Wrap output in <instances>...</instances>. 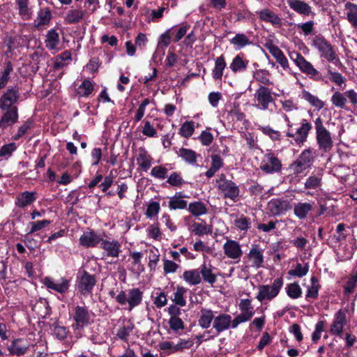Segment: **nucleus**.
I'll return each instance as SVG.
<instances>
[{
  "mask_svg": "<svg viewBox=\"0 0 357 357\" xmlns=\"http://www.w3.org/2000/svg\"><path fill=\"white\" fill-rule=\"evenodd\" d=\"M314 126L319 149L325 153L329 152L333 147V140L331 132L324 126L323 121L320 117L315 119Z\"/></svg>",
  "mask_w": 357,
  "mask_h": 357,
  "instance_id": "1",
  "label": "nucleus"
},
{
  "mask_svg": "<svg viewBox=\"0 0 357 357\" xmlns=\"http://www.w3.org/2000/svg\"><path fill=\"white\" fill-rule=\"evenodd\" d=\"M313 45L319 50L321 57L326 59L328 62H333L337 66H342L333 47L325 38L316 36L313 40Z\"/></svg>",
  "mask_w": 357,
  "mask_h": 357,
  "instance_id": "2",
  "label": "nucleus"
},
{
  "mask_svg": "<svg viewBox=\"0 0 357 357\" xmlns=\"http://www.w3.org/2000/svg\"><path fill=\"white\" fill-rule=\"evenodd\" d=\"M217 184L224 198H228L234 202L238 200L240 190L234 182L227 180L224 174H221L217 180Z\"/></svg>",
  "mask_w": 357,
  "mask_h": 357,
  "instance_id": "3",
  "label": "nucleus"
},
{
  "mask_svg": "<svg viewBox=\"0 0 357 357\" xmlns=\"http://www.w3.org/2000/svg\"><path fill=\"white\" fill-rule=\"evenodd\" d=\"M255 99L256 107L261 110H271V105L275 104V100L270 89L265 86H260L255 91Z\"/></svg>",
  "mask_w": 357,
  "mask_h": 357,
  "instance_id": "4",
  "label": "nucleus"
},
{
  "mask_svg": "<svg viewBox=\"0 0 357 357\" xmlns=\"http://www.w3.org/2000/svg\"><path fill=\"white\" fill-rule=\"evenodd\" d=\"M143 293L138 288L130 289L128 294L121 291L115 297L116 301L121 305H129V310H132L135 307L139 305L142 300Z\"/></svg>",
  "mask_w": 357,
  "mask_h": 357,
  "instance_id": "5",
  "label": "nucleus"
},
{
  "mask_svg": "<svg viewBox=\"0 0 357 357\" xmlns=\"http://www.w3.org/2000/svg\"><path fill=\"white\" fill-rule=\"evenodd\" d=\"M283 284V281L282 278L275 279L271 285H261L259 287V293L257 296V298L259 301L261 302L262 301L272 300L275 298L279 293L280 289H281Z\"/></svg>",
  "mask_w": 357,
  "mask_h": 357,
  "instance_id": "6",
  "label": "nucleus"
},
{
  "mask_svg": "<svg viewBox=\"0 0 357 357\" xmlns=\"http://www.w3.org/2000/svg\"><path fill=\"white\" fill-rule=\"evenodd\" d=\"M238 307L241 313L234 319L233 328H236L241 323L250 320L255 314L253 306L250 299H241L238 304Z\"/></svg>",
  "mask_w": 357,
  "mask_h": 357,
  "instance_id": "7",
  "label": "nucleus"
},
{
  "mask_svg": "<svg viewBox=\"0 0 357 357\" xmlns=\"http://www.w3.org/2000/svg\"><path fill=\"white\" fill-rule=\"evenodd\" d=\"M314 153L310 149L304 150L297 160L291 165V169L296 174L303 172L307 169L314 159Z\"/></svg>",
  "mask_w": 357,
  "mask_h": 357,
  "instance_id": "8",
  "label": "nucleus"
},
{
  "mask_svg": "<svg viewBox=\"0 0 357 357\" xmlns=\"http://www.w3.org/2000/svg\"><path fill=\"white\" fill-rule=\"evenodd\" d=\"M19 98L18 88L16 86L8 88L0 97V109L6 111V109L17 107L14 105L17 102Z\"/></svg>",
  "mask_w": 357,
  "mask_h": 357,
  "instance_id": "9",
  "label": "nucleus"
},
{
  "mask_svg": "<svg viewBox=\"0 0 357 357\" xmlns=\"http://www.w3.org/2000/svg\"><path fill=\"white\" fill-rule=\"evenodd\" d=\"M223 252L225 255L235 262H238L243 255V250L241 244L234 240L227 238L223 244Z\"/></svg>",
  "mask_w": 357,
  "mask_h": 357,
  "instance_id": "10",
  "label": "nucleus"
},
{
  "mask_svg": "<svg viewBox=\"0 0 357 357\" xmlns=\"http://www.w3.org/2000/svg\"><path fill=\"white\" fill-rule=\"evenodd\" d=\"M281 167L280 160L273 153L266 154L260 165V169L266 173L278 172Z\"/></svg>",
  "mask_w": 357,
  "mask_h": 357,
  "instance_id": "11",
  "label": "nucleus"
},
{
  "mask_svg": "<svg viewBox=\"0 0 357 357\" xmlns=\"http://www.w3.org/2000/svg\"><path fill=\"white\" fill-rule=\"evenodd\" d=\"M96 282V280L93 275L89 274L86 271H83L79 278L77 288L82 294L86 295L91 293Z\"/></svg>",
  "mask_w": 357,
  "mask_h": 357,
  "instance_id": "12",
  "label": "nucleus"
},
{
  "mask_svg": "<svg viewBox=\"0 0 357 357\" xmlns=\"http://www.w3.org/2000/svg\"><path fill=\"white\" fill-rule=\"evenodd\" d=\"M233 322L234 319H231V315L220 313L218 316H215L214 321H213V328L217 333H220L228 330L231 326L233 328Z\"/></svg>",
  "mask_w": 357,
  "mask_h": 357,
  "instance_id": "13",
  "label": "nucleus"
},
{
  "mask_svg": "<svg viewBox=\"0 0 357 357\" xmlns=\"http://www.w3.org/2000/svg\"><path fill=\"white\" fill-rule=\"evenodd\" d=\"M347 324L346 312L343 310H340L335 314L334 321L331 325L330 333L332 335H340L343 328Z\"/></svg>",
  "mask_w": 357,
  "mask_h": 357,
  "instance_id": "14",
  "label": "nucleus"
},
{
  "mask_svg": "<svg viewBox=\"0 0 357 357\" xmlns=\"http://www.w3.org/2000/svg\"><path fill=\"white\" fill-rule=\"evenodd\" d=\"M3 112V115L0 119V128L3 130L17 121L18 109L17 107H13Z\"/></svg>",
  "mask_w": 357,
  "mask_h": 357,
  "instance_id": "15",
  "label": "nucleus"
},
{
  "mask_svg": "<svg viewBox=\"0 0 357 357\" xmlns=\"http://www.w3.org/2000/svg\"><path fill=\"white\" fill-rule=\"evenodd\" d=\"M43 283L48 289L54 290L60 294L67 292L69 289V281L65 278H61L57 282H55L52 278L46 277L43 279Z\"/></svg>",
  "mask_w": 357,
  "mask_h": 357,
  "instance_id": "16",
  "label": "nucleus"
},
{
  "mask_svg": "<svg viewBox=\"0 0 357 357\" xmlns=\"http://www.w3.org/2000/svg\"><path fill=\"white\" fill-rule=\"evenodd\" d=\"M90 316L88 310L82 306H77L74 310L73 319L76 328H83L89 322Z\"/></svg>",
  "mask_w": 357,
  "mask_h": 357,
  "instance_id": "17",
  "label": "nucleus"
},
{
  "mask_svg": "<svg viewBox=\"0 0 357 357\" xmlns=\"http://www.w3.org/2000/svg\"><path fill=\"white\" fill-rule=\"evenodd\" d=\"M268 205L270 210L275 215L284 213L291 208L290 203L287 200L279 199L271 200Z\"/></svg>",
  "mask_w": 357,
  "mask_h": 357,
  "instance_id": "18",
  "label": "nucleus"
},
{
  "mask_svg": "<svg viewBox=\"0 0 357 357\" xmlns=\"http://www.w3.org/2000/svg\"><path fill=\"white\" fill-rule=\"evenodd\" d=\"M312 129V125L303 120L301 126L296 130L295 142L298 145H302L307 140L309 132Z\"/></svg>",
  "mask_w": 357,
  "mask_h": 357,
  "instance_id": "19",
  "label": "nucleus"
},
{
  "mask_svg": "<svg viewBox=\"0 0 357 357\" xmlns=\"http://www.w3.org/2000/svg\"><path fill=\"white\" fill-rule=\"evenodd\" d=\"M214 318L215 315L211 309L202 308L198 319L199 326L204 329H207L211 326Z\"/></svg>",
  "mask_w": 357,
  "mask_h": 357,
  "instance_id": "20",
  "label": "nucleus"
},
{
  "mask_svg": "<svg viewBox=\"0 0 357 357\" xmlns=\"http://www.w3.org/2000/svg\"><path fill=\"white\" fill-rule=\"evenodd\" d=\"M269 52L276 59L277 62L279 63L284 69L289 68L288 61L283 54V52L279 49L278 47L274 45H270L267 47Z\"/></svg>",
  "mask_w": 357,
  "mask_h": 357,
  "instance_id": "21",
  "label": "nucleus"
},
{
  "mask_svg": "<svg viewBox=\"0 0 357 357\" xmlns=\"http://www.w3.org/2000/svg\"><path fill=\"white\" fill-rule=\"evenodd\" d=\"M101 247L107 252V256L116 257L120 252V243L116 241H109L102 240Z\"/></svg>",
  "mask_w": 357,
  "mask_h": 357,
  "instance_id": "22",
  "label": "nucleus"
},
{
  "mask_svg": "<svg viewBox=\"0 0 357 357\" xmlns=\"http://www.w3.org/2000/svg\"><path fill=\"white\" fill-rule=\"evenodd\" d=\"M102 241L101 238L94 232H84L79 238L80 244L85 247H93Z\"/></svg>",
  "mask_w": 357,
  "mask_h": 357,
  "instance_id": "23",
  "label": "nucleus"
},
{
  "mask_svg": "<svg viewBox=\"0 0 357 357\" xmlns=\"http://www.w3.org/2000/svg\"><path fill=\"white\" fill-rule=\"evenodd\" d=\"M35 194L28 191L20 194L16 198L15 204L20 208L31 205L36 200Z\"/></svg>",
  "mask_w": 357,
  "mask_h": 357,
  "instance_id": "24",
  "label": "nucleus"
},
{
  "mask_svg": "<svg viewBox=\"0 0 357 357\" xmlns=\"http://www.w3.org/2000/svg\"><path fill=\"white\" fill-rule=\"evenodd\" d=\"M259 17L262 21L270 22L273 25H280V18L269 9H264L258 12Z\"/></svg>",
  "mask_w": 357,
  "mask_h": 357,
  "instance_id": "25",
  "label": "nucleus"
},
{
  "mask_svg": "<svg viewBox=\"0 0 357 357\" xmlns=\"http://www.w3.org/2000/svg\"><path fill=\"white\" fill-rule=\"evenodd\" d=\"M204 282L213 285L217 281V276L213 273L212 266L206 264H202L199 271Z\"/></svg>",
  "mask_w": 357,
  "mask_h": 357,
  "instance_id": "26",
  "label": "nucleus"
},
{
  "mask_svg": "<svg viewBox=\"0 0 357 357\" xmlns=\"http://www.w3.org/2000/svg\"><path fill=\"white\" fill-rule=\"evenodd\" d=\"M287 3L291 9L300 14L309 15L311 12V7L301 0H288Z\"/></svg>",
  "mask_w": 357,
  "mask_h": 357,
  "instance_id": "27",
  "label": "nucleus"
},
{
  "mask_svg": "<svg viewBox=\"0 0 357 357\" xmlns=\"http://www.w3.org/2000/svg\"><path fill=\"white\" fill-rule=\"evenodd\" d=\"M296 66L303 73H305L311 78L316 79L319 74L318 70L313 67L312 63L307 61L304 57Z\"/></svg>",
  "mask_w": 357,
  "mask_h": 357,
  "instance_id": "28",
  "label": "nucleus"
},
{
  "mask_svg": "<svg viewBox=\"0 0 357 357\" xmlns=\"http://www.w3.org/2000/svg\"><path fill=\"white\" fill-rule=\"evenodd\" d=\"M313 208L312 204L308 202H299L294 205L295 215L299 219H304Z\"/></svg>",
  "mask_w": 357,
  "mask_h": 357,
  "instance_id": "29",
  "label": "nucleus"
},
{
  "mask_svg": "<svg viewBox=\"0 0 357 357\" xmlns=\"http://www.w3.org/2000/svg\"><path fill=\"white\" fill-rule=\"evenodd\" d=\"M248 257L252 261L253 266L259 268L262 266L264 261L263 253L257 246L252 247L250 249Z\"/></svg>",
  "mask_w": 357,
  "mask_h": 357,
  "instance_id": "30",
  "label": "nucleus"
},
{
  "mask_svg": "<svg viewBox=\"0 0 357 357\" xmlns=\"http://www.w3.org/2000/svg\"><path fill=\"white\" fill-rule=\"evenodd\" d=\"M152 158L144 149H140L137 157V165L142 170L146 172L151 165Z\"/></svg>",
  "mask_w": 357,
  "mask_h": 357,
  "instance_id": "31",
  "label": "nucleus"
},
{
  "mask_svg": "<svg viewBox=\"0 0 357 357\" xmlns=\"http://www.w3.org/2000/svg\"><path fill=\"white\" fill-rule=\"evenodd\" d=\"M52 18L51 11L49 8H41L35 20V26L39 28L40 26L48 24Z\"/></svg>",
  "mask_w": 357,
  "mask_h": 357,
  "instance_id": "32",
  "label": "nucleus"
},
{
  "mask_svg": "<svg viewBox=\"0 0 357 357\" xmlns=\"http://www.w3.org/2000/svg\"><path fill=\"white\" fill-rule=\"evenodd\" d=\"M184 280L190 285L199 284L202 281L200 273L197 269L185 271L183 273Z\"/></svg>",
  "mask_w": 357,
  "mask_h": 357,
  "instance_id": "33",
  "label": "nucleus"
},
{
  "mask_svg": "<svg viewBox=\"0 0 357 357\" xmlns=\"http://www.w3.org/2000/svg\"><path fill=\"white\" fill-rule=\"evenodd\" d=\"M345 9L347 10V17L353 27L357 28V5L351 2L346 3Z\"/></svg>",
  "mask_w": 357,
  "mask_h": 357,
  "instance_id": "34",
  "label": "nucleus"
},
{
  "mask_svg": "<svg viewBox=\"0 0 357 357\" xmlns=\"http://www.w3.org/2000/svg\"><path fill=\"white\" fill-rule=\"evenodd\" d=\"M226 67V62L223 55L218 56L215 62V67L213 70V77L215 79L220 80L223 75V70Z\"/></svg>",
  "mask_w": 357,
  "mask_h": 357,
  "instance_id": "35",
  "label": "nucleus"
},
{
  "mask_svg": "<svg viewBox=\"0 0 357 357\" xmlns=\"http://www.w3.org/2000/svg\"><path fill=\"white\" fill-rule=\"evenodd\" d=\"M85 12L80 9H73L68 11L65 17L66 24H75L79 22L84 15Z\"/></svg>",
  "mask_w": 357,
  "mask_h": 357,
  "instance_id": "36",
  "label": "nucleus"
},
{
  "mask_svg": "<svg viewBox=\"0 0 357 357\" xmlns=\"http://www.w3.org/2000/svg\"><path fill=\"white\" fill-rule=\"evenodd\" d=\"M248 64V61L243 59V56L241 55H237L234 57L232 62L231 63L229 68L231 71L234 73L238 71H243L247 68V66Z\"/></svg>",
  "mask_w": 357,
  "mask_h": 357,
  "instance_id": "37",
  "label": "nucleus"
},
{
  "mask_svg": "<svg viewBox=\"0 0 357 357\" xmlns=\"http://www.w3.org/2000/svg\"><path fill=\"white\" fill-rule=\"evenodd\" d=\"M183 196L181 192L176 193L169 202V206L172 210L184 209L187 207V202L182 198Z\"/></svg>",
  "mask_w": 357,
  "mask_h": 357,
  "instance_id": "38",
  "label": "nucleus"
},
{
  "mask_svg": "<svg viewBox=\"0 0 357 357\" xmlns=\"http://www.w3.org/2000/svg\"><path fill=\"white\" fill-rule=\"evenodd\" d=\"M29 0H16L19 10V15L23 20H29L31 17V10L29 8Z\"/></svg>",
  "mask_w": 357,
  "mask_h": 357,
  "instance_id": "39",
  "label": "nucleus"
},
{
  "mask_svg": "<svg viewBox=\"0 0 357 357\" xmlns=\"http://www.w3.org/2000/svg\"><path fill=\"white\" fill-rule=\"evenodd\" d=\"M59 43V33L54 29L50 30L46 36L45 45L49 50H54Z\"/></svg>",
  "mask_w": 357,
  "mask_h": 357,
  "instance_id": "40",
  "label": "nucleus"
},
{
  "mask_svg": "<svg viewBox=\"0 0 357 357\" xmlns=\"http://www.w3.org/2000/svg\"><path fill=\"white\" fill-rule=\"evenodd\" d=\"M322 184V174L311 175L305 182V188L306 189H317Z\"/></svg>",
  "mask_w": 357,
  "mask_h": 357,
  "instance_id": "41",
  "label": "nucleus"
},
{
  "mask_svg": "<svg viewBox=\"0 0 357 357\" xmlns=\"http://www.w3.org/2000/svg\"><path fill=\"white\" fill-rule=\"evenodd\" d=\"M302 97L303 99L309 102L312 106L317 108L318 109H322L324 106V102L322 100L307 91H303L302 92Z\"/></svg>",
  "mask_w": 357,
  "mask_h": 357,
  "instance_id": "42",
  "label": "nucleus"
},
{
  "mask_svg": "<svg viewBox=\"0 0 357 357\" xmlns=\"http://www.w3.org/2000/svg\"><path fill=\"white\" fill-rule=\"evenodd\" d=\"M270 75L269 72L266 70H256L254 74L253 77L254 78L259 82L264 84V86H270L272 85L273 83L268 78V75Z\"/></svg>",
  "mask_w": 357,
  "mask_h": 357,
  "instance_id": "43",
  "label": "nucleus"
},
{
  "mask_svg": "<svg viewBox=\"0 0 357 357\" xmlns=\"http://www.w3.org/2000/svg\"><path fill=\"white\" fill-rule=\"evenodd\" d=\"M188 210L195 216L202 215L207 212L205 204L201 202H195L190 204Z\"/></svg>",
  "mask_w": 357,
  "mask_h": 357,
  "instance_id": "44",
  "label": "nucleus"
},
{
  "mask_svg": "<svg viewBox=\"0 0 357 357\" xmlns=\"http://www.w3.org/2000/svg\"><path fill=\"white\" fill-rule=\"evenodd\" d=\"M187 291V289L183 287L178 286L176 291L174 294V298L172 301L177 305L183 307L186 305V301L185 300L183 295Z\"/></svg>",
  "mask_w": 357,
  "mask_h": 357,
  "instance_id": "45",
  "label": "nucleus"
},
{
  "mask_svg": "<svg viewBox=\"0 0 357 357\" xmlns=\"http://www.w3.org/2000/svg\"><path fill=\"white\" fill-rule=\"evenodd\" d=\"M331 102L335 107L344 109L347 102L345 93L335 91L331 96Z\"/></svg>",
  "mask_w": 357,
  "mask_h": 357,
  "instance_id": "46",
  "label": "nucleus"
},
{
  "mask_svg": "<svg viewBox=\"0 0 357 357\" xmlns=\"http://www.w3.org/2000/svg\"><path fill=\"white\" fill-rule=\"evenodd\" d=\"M27 348L28 347L26 345H22L21 344L20 340H15L10 346L9 351L13 354L21 356L26 351Z\"/></svg>",
  "mask_w": 357,
  "mask_h": 357,
  "instance_id": "47",
  "label": "nucleus"
},
{
  "mask_svg": "<svg viewBox=\"0 0 357 357\" xmlns=\"http://www.w3.org/2000/svg\"><path fill=\"white\" fill-rule=\"evenodd\" d=\"M13 71V66L10 61H8L6 63L5 68L2 73V75L0 76V89L4 88L7 84L9 79L10 74Z\"/></svg>",
  "mask_w": 357,
  "mask_h": 357,
  "instance_id": "48",
  "label": "nucleus"
},
{
  "mask_svg": "<svg viewBox=\"0 0 357 357\" xmlns=\"http://www.w3.org/2000/svg\"><path fill=\"white\" fill-rule=\"evenodd\" d=\"M287 293L290 298L295 299L301 296L302 290L298 282H294L287 285Z\"/></svg>",
  "mask_w": 357,
  "mask_h": 357,
  "instance_id": "49",
  "label": "nucleus"
},
{
  "mask_svg": "<svg viewBox=\"0 0 357 357\" xmlns=\"http://www.w3.org/2000/svg\"><path fill=\"white\" fill-rule=\"evenodd\" d=\"M179 155L187 162L191 164H195L196 162L197 155L192 150L182 148L179 151Z\"/></svg>",
  "mask_w": 357,
  "mask_h": 357,
  "instance_id": "50",
  "label": "nucleus"
},
{
  "mask_svg": "<svg viewBox=\"0 0 357 357\" xmlns=\"http://www.w3.org/2000/svg\"><path fill=\"white\" fill-rule=\"evenodd\" d=\"M93 90L92 83L89 80L85 79L78 87L77 92L80 96H88L92 93Z\"/></svg>",
  "mask_w": 357,
  "mask_h": 357,
  "instance_id": "51",
  "label": "nucleus"
},
{
  "mask_svg": "<svg viewBox=\"0 0 357 357\" xmlns=\"http://www.w3.org/2000/svg\"><path fill=\"white\" fill-rule=\"evenodd\" d=\"M231 43L238 48H241L250 44V41L245 34L238 33L231 40Z\"/></svg>",
  "mask_w": 357,
  "mask_h": 357,
  "instance_id": "52",
  "label": "nucleus"
},
{
  "mask_svg": "<svg viewBox=\"0 0 357 357\" xmlns=\"http://www.w3.org/2000/svg\"><path fill=\"white\" fill-rule=\"evenodd\" d=\"M308 270L309 266L307 264H305L304 266L301 264H297L295 269L289 271L288 273L291 276L301 278L307 273Z\"/></svg>",
  "mask_w": 357,
  "mask_h": 357,
  "instance_id": "53",
  "label": "nucleus"
},
{
  "mask_svg": "<svg viewBox=\"0 0 357 357\" xmlns=\"http://www.w3.org/2000/svg\"><path fill=\"white\" fill-rule=\"evenodd\" d=\"M234 225L241 231H247L251 225V221L249 218L241 215L234 220Z\"/></svg>",
  "mask_w": 357,
  "mask_h": 357,
  "instance_id": "54",
  "label": "nucleus"
},
{
  "mask_svg": "<svg viewBox=\"0 0 357 357\" xmlns=\"http://www.w3.org/2000/svg\"><path fill=\"white\" fill-rule=\"evenodd\" d=\"M192 232H194L196 235L202 236L204 234L211 233V229L210 227L206 225L205 222H195L192 225Z\"/></svg>",
  "mask_w": 357,
  "mask_h": 357,
  "instance_id": "55",
  "label": "nucleus"
},
{
  "mask_svg": "<svg viewBox=\"0 0 357 357\" xmlns=\"http://www.w3.org/2000/svg\"><path fill=\"white\" fill-rule=\"evenodd\" d=\"M311 283V286L308 287L306 298H316L319 288L318 280L315 277H312Z\"/></svg>",
  "mask_w": 357,
  "mask_h": 357,
  "instance_id": "56",
  "label": "nucleus"
},
{
  "mask_svg": "<svg viewBox=\"0 0 357 357\" xmlns=\"http://www.w3.org/2000/svg\"><path fill=\"white\" fill-rule=\"evenodd\" d=\"M194 123L192 121H186L182 124L180 128V133L185 138L190 137L194 132Z\"/></svg>",
  "mask_w": 357,
  "mask_h": 357,
  "instance_id": "57",
  "label": "nucleus"
},
{
  "mask_svg": "<svg viewBox=\"0 0 357 357\" xmlns=\"http://www.w3.org/2000/svg\"><path fill=\"white\" fill-rule=\"evenodd\" d=\"M134 328V324L132 323H128V324L119 328L117 331V336L121 340H127L130 333Z\"/></svg>",
  "mask_w": 357,
  "mask_h": 357,
  "instance_id": "58",
  "label": "nucleus"
},
{
  "mask_svg": "<svg viewBox=\"0 0 357 357\" xmlns=\"http://www.w3.org/2000/svg\"><path fill=\"white\" fill-rule=\"evenodd\" d=\"M328 75H329V79L339 86L342 85L345 81V78L340 73L333 72L330 67L328 68Z\"/></svg>",
  "mask_w": 357,
  "mask_h": 357,
  "instance_id": "59",
  "label": "nucleus"
},
{
  "mask_svg": "<svg viewBox=\"0 0 357 357\" xmlns=\"http://www.w3.org/2000/svg\"><path fill=\"white\" fill-rule=\"evenodd\" d=\"M151 174L155 178L164 179L167 177V169L162 166H155L152 168Z\"/></svg>",
  "mask_w": 357,
  "mask_h": 357,
  "instance_id": "60",
  "label": "nucleus"
},
{
  "mask_svg": "<svg viewBox=\"0 0 357 357\" xmlns=\"http://www.w3.org/2000/svg\"><path fill=\"white\" fill-rule=\"evenodd\" d=\"M16 149V146L14 143H10L3 145L0 149V158H8L11 155L13 152Z\"/></svg>",
  "mask_w": 357,
  "mask_h": 357,
  "instance_id": "61",
  "label": "nucleus"
},
{
  "mask_svg": "<svg viewBox=\"0 0 357 357\" xmlns=\"http://www.w3.org/2000/svg\"><path fill=\"white\" fill-rule=\"evenodd\" d=\"M192 345L193 342L191 340H181L178 343L174 344V351H182L185 349L190 348Z\"/></svg>",
  "mask_w": 357,
  "mask_h": 357,
  "instance_id": "62",
  "label": "nucleus"
},
{
  "mask_svg": "<svg viewBox=\"0 0 357 357\" xmlns=\"http://www.w3.org/2000/svg\"><path fill=\"white\" fill-rule=\"evenodd\" d=\"M169 324L171 329L173 331H178L184 328V323L179 317H170Z\"/></svg>",
  "mask_w": 357,
  "mask_h": 357,
  "instance_id": "63",
  "label": "nucleus"
},
{
  "mask_svg": "<svg viewBox=\"0 0 357 357\" xmlns=\"http://www.w3.org/2000/svg\"><path fill=\"white\" fill-rule=\"evenodd\" d=\"M70 59V52L69 51H66L63 52L58 58H56V61L54 63V66L56 68H62L65 65L63 61Z\"/></svg>",
  "mask_w": 357,
  "mask_h": 357,
  "instance_id": "64",
  "label": "nucleus"
}]
</instances>
